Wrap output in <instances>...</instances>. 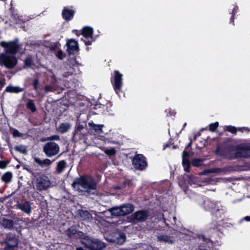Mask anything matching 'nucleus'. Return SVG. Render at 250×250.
Here are the masks:
<instances>
[{"label": "nucleus", "instance_id": "obj_1", "mask_svg": "<svg viewBox=\"0 0 250 250\" xmlns=\"http://www.w3.org/2000/svg\"><path fill=\"white\" fill-rule=\"evenodd\" d=\"M78 185L82 188L88 190H95L97 187V184L94 178L88 174L80 175L76 178L72 184L74 188H78Z\"/></svg>", "mask_w": 250, "mask_h": 250}, {"label": "nucleus", "instance_id": "obj_2", "mask_svg": "<svg viewBox=\"0 0 250 250\" xmlns=\"http://www.w3.org/2000/svg\"><path fill=\"white\" fill-rule=\"evenodd\" d=\"M235 150L236 147L233 144L225 142L217 146L214 153L222 159L232 160L235 159L233 152Z\"/></svg>", "mask_w": 250, "mask_h": 250}, {"label": "nucleus", "instance_id": "obj_3", "mask_svg": "<svg viewBox=\"0 0 250 250\" xmlns=\"http://www.w3.org/2000/svg\"><path fill=\"white\" fill-rule=\"evenodd\" d=\"M32 181L33 188L39 191H45L50 186L51 182L48 176L42 174L39 176L36 175Z\"/></svg>", "mask_w": 250, "mask_h": 250}, {"label": "nucleus", "instance_id": "obj_4", "mask_svg": "<svg viewBox=\"0 0 250 250\" xmlns=\"http://www.w3.org/2000/svg\"><path fill=\"white\" fill-rule=\"evenodd\" d=\"M19 243V236L10 232L5 234L2 245L4 246L5 250H14L18 247Z\"/></svg>", "mask_w": 250, "mask_h": 250}, {"label": "nucleus", "instance_id": "obj_5", "mask_svg": "<svg viewBox=\"0 0 250 250\" xmlns=\"http://www.w3.org/2000/svg\"><path fill=\"white\" fill-rule=\"evenodd\" d=\"M82 245L91 250H102L106 247V244L98 239L91 238L86 235Z\"/></svg>", "mask_w": 250, "mask_h": 250}, {"label": "nucleus", "instance_id": "obj_6", "mask_svg": "<svg viewBox=\"0 0 250 250\" xmlns=\"http://www.w3.org/2000/svg\"><path fill=\"white\" fill-rule=\"evenodd\" d=\"M63 234L69 239H80L82 244V242L86 236V233L76 229L73 226L64 230Z\"/></svg>", "mask_w": 250, "mask_h": 250}, {"label": "nucleus", "instance_id": "obj_7", "mask_svg": "<svg viewBox=\"0 0 250 250\" xmlns=\"http://www.w3.org/2000/svg\"><path fill=\"white\" fill-rule=\"evenodd\" d=\"M60 149L59 145L53 141L47 142L43 146V152L47 157H52L57 155Z\"/></svg>", "mask_w": 250, "mask_h": 250}, {"label": "nucleus", "instance_id": "obj_8", "mask_svg": "<svg viewBox=\"0 0 250 250\" xmlns=\"http://www.w3.org/2000/svg\"><path fill=\"white\" fill-rule=\"evenodd\" d=\"M250 157V143L242 144L237 146L234 152L235 159Z\"/></svg>", "mask_w": 250, "mask_h": 250}, {"label": "nucleus", "instance_id": "obj_9", "mask_svg": "<svg viewBox=\"0 0 250 250\" xmlns=\"http://www.w3.org/2000/svg\"><path fill=\"white\" fill-rule=\"evenodd\" d=\"M134 209V206L131 204H126L120 207L113 208L111 209L112 214L115 216H125L131 213Z\"/></svg>", "mask_w": 250, "mask_h": 250}, {"label": "nucleus", "instance_id": "obj_10", "mask_svg": "<svg viewBox=\"0 0 250 250\" xmlns=\"http://www.w3.org/2000/svg\"><path fill=\"white\" fill-rule=\"evenodd\" d=\"M113 74L111 78V82L115 92L119 94L122 92L123 84V75L118 70H114Z\"/></svg>", "mask_w": 250, "mask_h": 250}, {"label": "nucleus", "instance_id": "obj_11", "mask_svg": "<svg viewBox=\"0 0 250 250\" xmlns=\"http://www.w3.org/2000/svg\"><path fill=\"white\" fill-rule=\"evenodd\" d=\"M125 234L121 231H115L110 233L107 237L106 240L110 242L121 245L125 241Z\"/></svg>", "mask_w": 250, "mask_h": 250}, {"label": "nucleus", "instance_id": "obj_12", "mask_svg": "<svg viewBox=\"0 0 250 250\" xmlns=\"http://www.w3.org/2000/svg\"><path fill=\"white\" fill-rule=\"evenodd\" d=\"M211 214L213 221L211 225L212 226H211L210 228L212 229H217L219 226L218 223L224 220V210L222 208L218 207L213 212H211Z\"/></svg>", "mask_w": 250, "mask_h": 250}, {"label": "nucleus", "instance_id": "obj_13", "mask_svg": "<svg viewBox=\"0 0 250 250\" xmlns=\"http://www.w3.org/2000/svg\"><path fill=\"white\" fill-rule=\"evenodd\" d=\"M0 62L9 69L14 68L18 62V60L14 56L2 54L0 56Z\"/></svg>", "mask_w": 250, "mask_h": 250}, {"label": "nucleus", "instance_id": "obj_14", "mask_svg": "<svg viewBox=\"0 0 250 250\" xmlns=\"http://www.w3.org/2000/svg\"><path fill=\"white\" fill-rule=\"evenodd\" d=\"M132 164L135 169L144 170L147 166L146 158L142 154H137L132 159Z\"/></svg>", "mask_w": 250, "mask_h": 250}, {"label": "nucleus", "instance_id": "obj_15", "mask_svg": "<svg viewBox=\"0 0 250 250\" xmlns=\"http://www.w3.org/2000/svg\"><path fill=\"white\" fill-rule=\"evenodd\" d=\"M149 217V211L147 209H142L135 211L131 215V220L133 222H144Z\"/></svg>", "mask_w": 250, "mask_h": 250}, {"label": "nucleus", "instance_id": "obj_16", "mask_svg": "<svg viewBox=\"0 0 250 250\" xmlns=\"http://www.w3.org/2000/svg\"><path fill=\"white\" fill-rule=\"evenodd\" d=\"M17 41V40L9 42H2L1 44L5 48L6 52L16 54L20 48V46L18 44Z\"/></svg>", "mask_w": 250, "mask_h": 250}, {"label": "nucleus", "instance_id": "obj_17", "mask_svg": "<svg viewBox=\"0 0 250 250\" xmlns=\"http://www.w3.org/2000/svg\"><path fill=\"white\" fill-rule=\"evenodd\" d=\"M66 45L67 47V52L69 54H73L74 53V51H78L79 46L78 43L77 41L75 39L67 40L66 42Z\"/></svg>", "mask_w": 250, "mask_h": 250}, {"label": "nucleus", "instance_id": "obj_18", "mask_svg": "<svg viewBox=\"0 0 250 250\" xmlns=\"http://www.w3.org/2000/svg\"><path fill=\"white\" fill-rule=\"evenodd\" d=\"M1 224L4 228L9 229H15L18 233H20L21 231V227L19 228H14V222L11 219L3 218L1 219Z\"/></svg>", "mask_w": 250, "mask_h": 250}, {"label": "nucleus", "instance_id": "obj_19", "mask_svg": "<svg viewBox=\"0 0 250 250\" xmlns=\"http://www.w3.org/2000/svg\"><path fill=\"white\" fill-rule=\"evenodd\" d=\"M203 207L206 210L212 212L219 207L216 202L206 199L204 201Z\"/></svg>", "mask_w": 250, "mask_h": 250}, {"label": "nucleus", "instance_id": "obj_20", "mask_svg": "<svg viewBox=\"0 0 250 250\" xmlns=\"http://www.w3.org/2000/svg\"><path fill=\"white\" fill-rule=\"evenodd\" d=\"M75 11L73 10L69 9L64 7L62 10V17L66 21H71L74 17Z\"/></svg>", "mask_w": 250, "mask_h": 250}, {"label": "nucleus", "instance_id": "obj_21", "mask_svg": "<svg viewBox=\"0 0 250 250\" xmlns=\"http://www.w3.org/2000/svg\"><path fill=\"white\" fill-rule=\"evenodd\" d=\"M93 29L90 26L83 27L81 31V34L86 39L93 38Z\"/></svg>", "mask_w": 250, "mask_h": 250}, {"label": "nucleus", "instance_id": "obj_22", "mask_svg": "<svg viewBox=\"0 0 250 250\" xmlns=\"http://www.w3.org/2000/svg\"><path fill=\"white\" fill-rule=\"evenodd\" d=\"M17 207L22 211L27 214H29L31 212L32 208L30 203L28 201H25L23 203H18Z\"/></svg>", "mask_w": 250, "mask_h": 250}, {"label": "nucleus", "instance_id": "obj_23", "mask_svg": "<svg viewBox=\"0 0 250 250\" xmlns=\"http://www.w3.org/2000/svg\"><path fill=\"white\" fill-rule=\"evenodd\" d=\"M198 238L200 240H202L203 242L201 243L198 248L197 250H207L206 249H202L201 247H207V244L210 243L211 245L212 244V242L210 238H206L204 235H198Z\"/></svg>", "mask_w": 250, "mask_h": 250}, {"label": "nucleus", "instance_id": "obj_24", "mask_svg": "<svg viewBox=\"0 0 250 250\" xmlns=\"http://www.w3.org/2000/svg\"><path fill=\"white\" fill-rule=\"evenodd\" d=\"M71 126L69 123H62L57 128V131L61 134H63L67 132L70 129Z\"/></svg>", "mask_w": 250, "mask_h": 250}, {"label": "nucleus", "instance_id": "obj_25", "mask_svg": "<svg viewBox=\"0 0 250 250\" xmlns=\"http://www.w3.org/2000/svg\"><path fill=\"white\" fill-rule=\"evenodd\" d=\"M34 162H36L37 164L42 167H43L50 166L52 163V162L55 160V159L53 160V161H51L50 159L46 158L43 160H42L38 157H35L34 158Z\"/></svg>", "mask_w": 250, "mask_h": 250}, {"label": "nucleus", "instance_id": "obj_26", "mask_svg": "<svg viewBox=\"0 0 250 250\" xmlns=\"http://www.w3.org/2000/svg\"><path fill=\"white\" fill-rule=\"evenodd\" d=\"M157 239L158 241L161 242L167 243L169 244H173L174 243L172 237L167 235H160L158 236Z\"/></svg>", "mask_w": 250, "mask_h": 250}, {"label": "nucleus", "instance_id": "obj_27", "mask_svg": "<svg viewBox=\"0 0 250 250\" xmlns=\"http://www.w3.org/2000/svg\"><path fill=\"white\" fill-rule=\"evenodd\" d=\"M24 88H21L19 86H13L9 85L6 87L5 91L12 93H18L24 90Z\"/></svg>", "mask_w": 250, "mask_h": 250}, {"label": "nucleus", "instance_id": "obj_28", "mask_svg": "<svg viewBox=\"0 0 250 250\" xmlns=\"http://www.w3.org/2000/svg\"><path fill=\"white\" fill-rule=\"evenodd\" d=\"M84 126L83 125H81L80 123H76L75 126V129L72 133L73 137H75L78 135H81L82 131L83 129Z\"/></svg>", "mask_w": 250, "mask_h": 250}, {"label": "nucleus", "instance_id": "obj_29", "mask_svg": "<svg viewBox=\"0 0 250 250\" xmlns=\"http://www.w3.org/2000/svg\"><path fill=\"white\" fill-rule=\"evenodd\" d=\"M13 175L12 172L10 171L4 173L1 178V180L5 183H8L11 181Z\"/></svg>", "mask_w": 250, "mask_h": 250}, {"label": "nucleus", "instance_id": "obj_30", "mask_svg": "<svg viewBox=\"0 0 250 250\" xmlns=\"http://www.w3.org/2000/svg\"><path fill=\"white\" fill-rule=\"evenodd\" d=\"M78 215L82 220H86L89 218L90 214L87 210L80 209L78 210Z\"/></svg>", "mask_w": 250, "mask_h": 250}, {"label": "nucleus", "instance_id": "obj_31", "mask_svg": "<svg viewBox=\"0 0 250 250\" xmlns=\"http://www.w3.org/2000/svg\"><path fill=\"white\" fill-rule=\"evenodd\" d=\"M66 162L65 160H61L57 163L56 171L58 173H61L66 167Z\"/></svg>", "mask_w": 250, "mask_h": 250}, {"label": "nucleus", "instance_id": "obj_32", "mask_svg": "<svg viewBox=\"0 0 250 250\" xmlns=\"http://www.w3.org/2000/svg\"><path fill=\"white\" fill-rule=\"evenodd\" d=\"M26 108L33 113L36 112L37 110L34 101L31 99L28 100L26 103Z\"/></svg>", "mask_w": 250, "mask_h": 250}, {"label": "nucleus", "instance_id": "obj_33", "mask_svg": "<svg viewBox=\"0 0 250 250\" xmlns=\"http://www.w3.org/2000/svg\"><path fill=\"white\" fill-rule=\"evenodd\" d=\"M182 164L184 167L185 171L186 172H189L191 163L189 158L182 159Z\"/></svg>", "mask_w": 250, "mask_h": 250}, {"label": "nucleus", "instance_id": "obj_34", "mask_svg": "<svg viewBox=\"0 0 250 250\" xmlns=\"http://www.w3.org/2000/svg\"><path fill=\"white\" fill-rule=\"evenodd\" d=\"M14 149L16 151L19 152L22 154H26L27 152L26 147L25 146H16L14 147Z\"/></svg>", "mask_w": 250, "mask_h": 250}, {"label": "nucleus", "instance_id": "obj_35", "mask_svg": "<svg viewBox=\"0 0 250 250\" xmlns=\"http://www.w3.org/2000/svg\"><path fill=\"white\" fill-rule=\"evenodd\" d=\"M203 160L199 158H194L192 159L191 164L195 167H199L202 165Z\"/></svg>", "mask_w": 250, "mask_h": 250}, {"label": "nucleus", "instance_id": "obj_36", "mask_svg": "<svg viewBox=\"0 0 250 250\" xmlns=\"http://www.w3.org/2000/svg\"><path fill=\"white\" fill-rule=\"evenodd\" d=\"M219 126V123L216 122L208 125V129L211 132H215Z\"/></svg>", "mask_w": 250, "mask_h": 250}, {"label": "nucleus", "instance_id": "obj_37", "mask_svg": "<svg viewBox=\"0 0 250 250\" xmlns=\"http://www.w3.org/2000/svg\"><path fill=\"white\" fill-rule=\"evenodd\" d=\"M33 63V61L31 57H27L24 61V67H29Z\"/></svg>", "mask_w": 250, "mask_h": 250}, {"label": "nucleus", "instance_id": "obj_38", "mask_svg": "<svg viewBox=\"0 0 250 250\" xmlns=\"http://www.w3.org/2000/svg\"><path fill=\"white\" fill-rule=\"evenodd\" d=\"M225 130L232 134H236L237 128L234 126L227 125L225 126Z\"/></svg>", "mask_w": 250, "mask_h": 250}, {"label": "nucleus", "instance_id": "obj_39", "mask_svg": "<svg viewBox=\"0 0 250 250\" xmlns=\"http://www.w3.org/2000/svg\"><path fill=\"white\" fill-rule=\"evenodd\" d=\"M23 169L26 170L28 172L31 174L33 177L36 175L33 168L29 165H24L23 166Z\"/></svg>", "mask_w": 250, "mask_h": 250}, {"label": "nucleus", "instance_id": "obj_40", "mask_svg": "<svg viewBox=\"0 0 250 250\" xmlns=\"http://www.w3.org/2000/svg\"><path fill=\"white\" fill-rule=\"evenodd\" d=\"M116 150L114 148L106 149L104 153L109 156H113L116 154Z\"/></svg>", "mask_w": 250, "mask_h": 250}, {"label": "nucleus", "instance_id": "obj_41", "mask_svg": "<svg viewBox=\"0 0 250 250\" xmlns=\"http://www.w3.org/2000/svg\"><path fill=\"white\" fill-rule=\"evenodd\" d=\"M103 127V125H95L93 124V125L92 126V128L93 130L95 131L97 133H100V131L102 130V127Z\"/></svg>", "mask_w": 250, "mask_h": 250}, {"label": "nucleus", "instance_id": "obj_42", "mask_svg": "<svg viewBox=\"0 0 250 250\" xmlns=\"http://www.w3.org/2000/svg\"><path fill=\"white\" fill-rule=\"evenodd\" d=\"M132 182L131 180L130 179H125L124 183L121 184L122 188L123 189L127 187H129L130 185H131Z\"/></svg>", "mask_w": 250, "mask_h": 250}, {"label": "nucleus", "instance_id": "obj_43", "mask_svg": "<svg viewBox=\"0 0 250 250\" xmlns=\"http://www.w3.org/2000/svg\"><path fill=\"white\" fill-rule=\"evenodd\" d=\"M187 181L188 183L190 185L194 183L195 177L192 175H189L187 176Z\"/></svg>", "mask_w": 250, "mask_h": 250}, {"label": "nucleus", "instance_id": "obj_44", "mask_svg": "<svg viewBox=\"0 0 250 250\" xmlns=\"http://www.w3.org/2000/svg\"><path fill=\"white\" fill-rule=\"evenodd\" d=\"M12 135L14 137H22V134L20 133L17 129H13Z\"/></svg>", "mask_w": 250, "mask_h": 250}, {"label": "nucleus", "instance_id": "obj_45", "mask_svg": "<svg viewBox=\"0 0 250 250\" xmlns=\"http://www.w3.org/2000/svg\"><path fill=\"white\" fill-rule=\"evenodd\" d=\"M56 55L57 57L61 60H62L64 57V55H63V51L61 49H60L58 51Z\"/></svg>", "mask_w": 250, "mask_h": 250}, {"label": "nucleus", "instance_id": "obj_46", "mask_svg": "<svg viewBox=\"0 0 250 250\" xmlns=\"http://www.w3.org/2000/svg\"><path fill=\"white\" fill-rule=\"evenodd\" d=\"M33 88L35 90H37L39 89V81L38 79H34L33 83Z\"/></svg>", "mask_w": 250, "mask_h": 250}, {"label": "nucleus", "instance_id": "obj_47", "mask_svg": "<svg viewBox=\"0 0 250 250\" xmlns=\"http://www.w3.org/2000/svg\"><path fill=\"white\" fill-rule=\"evenodd\" d=\"M90 40L86 41V40H84L83 39H81V41H83L84 42V44L86 46H89L91 45L92 42H94L95 39L93 38V39H90Z\"/></svg>", "mask_w": 250, "mask_h": 250}, {"label": "nucleus", "instance_id": "obj_48", "mask_svg": "<svg viewBox=\"0 0 250 250\" xmlns=\"http://www.w3.org/2000/svg\"><path fill=\"white\" fill-rule=\"evenodd\" d=\"M47 141H52L53 140H60V136L57 135H52L50 137L47 138L46 139Z\"/></svg>", "mask_w": 250, "mask_h": 250}, {"label": "nucleus", "instance_id": "obj_49", "mask_svg": "<svg viewBox=\"0 0 250 250\" xmlns=\"http://www.w3.org/2000/svg\"><path fill=\"white\" fill-rule=\"evenodd\" d=\"M236 11L235 8L233 9L231 13V16L230 19V23H231L233 25H234V17Z\"/></svg>", "mask_w": 250, "mask_h": 250}, {"label": "nucleus", "instance_id": "obj_50", "mask_svg": "<svg viewBox=\"0 0 250 250\" xmlns=\"http://www.w3.org/2000/svg\"><path fill=\"white\" fill-rule=\"evenodd\" d=\"M7 164V162L5 161H0V168H5L6 167Z\"/></svg>", "mask_w": 250, "mask_h": 250}, {"label": "nucleus", "instance_id": "obj_51", "mask_svg": "<svg viewBox=\"0 0 250 250\" xmlns=\"http://www.w3.org/2000/svg\"><path fill=\"white\" fill-rule=\"evenodd\" d=\"M189 154L187 151V149H185L183 151L182 153V159L184 158H189Z\"/></svg>", "mask_w": 250, "mask_h": 250}, {"label": "nucleus", "instance_id": "obj_52", "mask_svg": "<svg viewBox=\"0 0 250 250\" xmlns=\"http://www.w3.org/2000/svg\"><path fill=\"white\" fill-rule=\"evenodd\" d=\"M237 130H239L241 132H243L244 130L249 131L250 129H249V128L248 127H239L237 129Z\"/></svg>", "mask_w": 250, "mask_h": 250}, {"label": "nucleus", "instance_id": "obj_53", "mask_svg": "<svg viewBox=\"0 0 250 250\" xmlns=\"http://www.w3.org/2000/svg\"><path fill=\"white\" fill-rule=\"evenodd\" d=\"M58 45L56 44H55L50 46V49L51 51H54L56 50L58 48Z\"/></svg>", "mask_w": 250, "mask_h": 250}, {"label": "nucleus", "instance_id": "obj_54", "mask_svg": "<svg viewBox=\"0 0 250 250\" xmlns=\"http://www.w3.org/2000/svg\"><path fill=\"white\" fill-rule=\"evenodd\" d=\"M244 220L247 221V222H250V216H247L244 217L242 219V221H244Z\"/></svg>", "mask_w": 250, "mask_h": 250}, {"label": "nucleus", "instance_id": "obj_55", "mask_svg": "<svg viewBox=\"0 0 250 250\" xmlns=\"http://www.w3.org/2000/svg\"><path fill=\"white\" fill-rule=\"evenodd\" d=\"M192 144V141L191 139H190V142L188 144V145L186 146L185 149L188 150V147H191Z\"/></svg>", "mask_w": 250, "mask_h": 250}, {"label": "nucleus", "instance_id": "obj_56", "mask_svg": "<svg viewBox=\"0 0 250 250\" xmlns=\"http://www.w3.org/2000/svg\"><path fill=\"white\" fill-rule=\"evenodd\" d=\"M172 220H173L172 221H170L171 224H173V225L176 224V217L173 216L172 217Z\"/></svg>", "mask_w": 250, "mask_h": 250}, {"label": "nucleus", "instance_id": "obj_57", "mask_svg": "<svg viewBox=\"0 0 250 250\" xmlns=\"http://www.w3.org/2000/svg\"><path fill=\"white\" fill-rule=\"evenodd\" d=\"M17 17L18 18V21H17V23L21 24V23H24V22L22 20L19 19V16H17Z\"/></svg>", "mask_w": 250, "mask_h": 250}, {"label": "nucleus", "instance_id": "obj_58", "mask_svg": "<svg viewBox=\"0 0 250 250\" xmlns=\"http://www.w3.org/2000/svg\"><path fill=\"white\" fill-rule=\"evenodd\" d=\"M114 188L115 189H116V190H120V189H123L122 188L121 185L115 186Z\"/></svg>", "mask_w": 250, "mask_h": 250}, {"label": "nucleus", "instance_id": "obj_59", "mask_svg": "<svg viewBox=\"0 0 250 250\" xmlns=\"http://www.w3.org/2000/svg\"><path fill=\"white\" fill-rule=\"evenodd\" d=\"M73 32L75 33V34L77 36H79V34H78V31L77 30H74L73 31Z\"/></svg>", "mask_w": 250, "mask_h": 250}, {"label": "nucleus", "instance_id": "obj_60", "mask_svg": "<svg viewBox=\"0 0 250 250\" xmlns=\"http://www.w3.org/2000/svg\"><path fill=\"white\" fill-rule=\"evenodd\" d=\"M170 146V144L169 143H167L165 146V148L169 147Z\"/></svg>", "mask_w": 250, "mask_h": 250}, {"label": "nucleus", "instance_id": "obj_61", "mask_svg": "<svg viewBox=\"0 0 250 250\" xmlns=\"http://www.w3.org/2000/svg\"><path fill=\"white\" fill-rule=\"evenodd\" d=\"M76 250H84L82 247H79L76 249Z\"/></svg>", "mask_w": 250, "mask_h": 250}, {"label": "nucleus", "instance_id": "obj_62", "mask_svg": "<svg viewBox=\"0 0 250 250\" xmlns=\"http://www.w3.org/2000/svg\"><path fill=\"white\" fill-rule=\"evenodd\" d=\"M16 16H17V15H14V17L15 18H16Z\"/></svg>", "mask_w": 250, "mask_h": 250}, {"label": "nucleus", "instance_id": "obj_63", "mask_svg": "<svg viewBox=\"0 0 250 250\" xmlns=\"http://www.w3.org/2000/svg\"><path fill=\"white\" fill-rule=\"evenodd\" d=\"M186 125H187V124H186V123H185V124H184V126H186Z\"/></svg>", "mask_w": 250, "mask_h": 250}, {"label": "nucleus", "instance_id": "obj_64", "mask_svg": "<svg viewBox=\"0 0 250 250\" xmlns=\"http://www.w3.org/2000/svg\"><path fill=\"white\" fill-rule=\"evenodd\" d=\"M173 112L172 113L170 114V115H173Z\"/></svg>", "mask_w": 250, "mask_h": 250}]
</instances>
